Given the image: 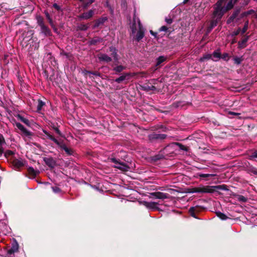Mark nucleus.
<instances>
[{
    "label": "nucleus",
    "instance_id": "61",
    "mask_svg": "<svg viewBox=\"0 0 257 257\" xmlns=\"http://www.w3.org/2000/svg\"><path fill=\"white\" fill-rule=\"evenodd\" d=\"M255 18L257 19V13L255 14Z\"/></svg>",
    "mask_w": 257,
    "mask_h": 257
},
{
    "label": "nucleus",
    "instance_id": "18",
    "mask_svg": "<svg viewBox=\"0 0 257 257\" xmlns=\"http://www.w3.org/2000/svg\"><path fill=\"white\" fill-rule=\"evenodd\" d=\"M212 55L211 59L213 61H217L221 58V53L219 50L213 52Z\"/></svg>",
    "mask_w": 257,
    "mask_h": 257
},
{
    "label": "nucleus",
    "instance_id": "53",
    "mask_svg": "<svg viewBox=\"0 0 257 257\" xmlns=\"http://www.w3.org/2000/svg\"><path fill=\"white\" fill-rule=\"evenodd\" d=\"M238 14H239V11L237 10V11H235L232 14V15H234L235 17H236Z\"/></svg>",
    "mask_w": 257,
    "mask_h": 257
},
{
    "label": "nucleus",
    "instance_id": "27",
    "mask_svg": "<svg viewBox=\"0 0 257 257\" xmlns=\"http://www.w3.org/2000/svg\"><path fill=\"white\" fill-rule=\"evenodd\" d=\"M166 58L165 56H161L157 59L156 66H159L162 62L166 60Z\"/></svg>",
    "mask_w": 257,
    "mask_h": 257
},
{
    "label": "nucleus",
    "instance_id": "41",
    "mask_svg": "<svg viewBox=\"0 0 257 257\" xmlns=\"http://www.w3.org/2000/svg\"><path fill=\"white\" fill-rule=\"evenodd\" d=\"M176 144H177V145H178L179 146V149L180 150H182L183 151H187V149L185 146H184L181 144H179V143H176Z\"/></svg>",
    "mask_w": 257,
    "mask_h": 257
},
{
    "label": "nucleus",
    "instance_id": "32",
    "mask_svg": "<svg viewBox=\"0 0 257 257\" xmlns=\"http://www.w3.org/2000/svg\"><path fill=\"white\" fill-rule=\"evenodd\" d=\"M254 13H255V12L254 10H250L249 11H247L242 13L241 14V17H244L247 16L249 15H251V14H254Z\"/></svg>",
    "mask_w": 257,
    "mask_h": 257
},
{
    "label": "nucleus",
    "instance_id": "9",
    "mask_svg": "<svg viewBox=\"0 0 257 257\" xmlns=\"http://www.w3.org/2000/svg\"><path fill=\"white\" fill-rule=\"evenodd\" d=\"M55 144H57L58 146H59L61 149L65 151V152L67 155H71L73 154V150L71 149L67 148L66 146L63 143V141L58 140V143Z\"/></svg>",
    "mask_w": 257,
    "mask_h": 257
},
{
    "label": "nucleus",
    "instance_id": "40",
    "mask_svg": "<svg viewBox=\"0 0 257 257\" xmlns=\"http://www.w3.org/2000/svg\"><path fill=\"white\" fill-rule=\"evenodd\" d=\"M52 189L55 193H58L61 192V189L57 186L52 187Z\"/></svg>",
    "mask_w": 257,
    "mask_h": 257
},
{
    "label": "nucleus",
    "instance_id": "42",
    "mask_svg": "<svg viewBox=\"0 0 257 257\" xmlns=\"http://www.w3.org/2000/svg\"><path fill=\"white\" fill-rule=\"evenodd\" d=\"M157 82H161V81H159L158 79H153L150 80V84H156Z\"/></svg>",
    "mask_w": 257,
    "mask_h": 257
},
{
    "label": "nucleus",
    "instance_id": "60",
    "mask_svg": "<svg viewBox=\"0 0 257 257\" xmlns=\"http://www.w3.org/2000/svg\"><path fill=\"white\" fill-rule=\"evenodd\" d=\"M188 0H184L183 3L184 4L188 2Z\"/></svg>",
    "mask_w": 257,
    "mask_h": 257
},
{
    "label": "nucleus",
    "instance_id": "15",
    "mask_svg": "<svg viewBox=\"0 0 257 257\" xmlns=\"http://www.w3.org/2000/svg\"><path fill=\"white\" fill-rule=\"evenodd\" d=\"M44 161L49 167L53 168L55 165V161L52 158H44Z\"/></svg>",
    "mask_w": 257,
    "mask_h": 257
},
{
    "label": "nucleus",
    "instance_id": "55",
    "mask_svg": "<svg viewBox=\"0 0 257 257\" xmlns=\"http://www.w3.org/2000/svg\"><path fill=\"white\" fill-rule=\"evenodd\" d=\"M4 142L3 137L0 135V144H2Z\"/></svg>",
    "mask_w": 257,
    "mask_h": 257
},
{
    "label": "nucleus",
    "instance_id": "29",
    "mask_svg": "<svg viewBox=\"0 0 257 257\" xmlns=\"http://www.w3.org/2000/svg\"><path fill=\"white\" fill-rule=\"evenodd\" d=\"M89 27V24H81L78 26V28L79 30H82V31H86L88 29V28Z\"/></svg>",
    "mask_w": 257,
    "mask_h": 257
},
{
    "label": "nucleus",
    "instance_id": "48",
    "mask_svg": "<svg viewBox=\"0 0 257 257\" xmlns=\"http://www.w3.org/2000/svg\"><path fill=\"white\" fill-rule=\"evenodd\" d=\"M53 7L57 10H60L61 8L59 6H58L57 4H54Z\"/></svg>",
    "mask_w": 257,
    "mask_h": 257
},
{
    "label": "nucleus",
    "instance_id": "54",
    "mask_svg": "<svg viewBox=\"0 0 257 257\" xmlns=\"http://www.w3.org/2000/svg\"><path fill=\"white\" fill-rule=\"evenodd\" d=\"M238 14H239V11L237 10V11H235L232 14V15H234L235 17H236Z\"/></svg>",
    "mask_w": 257,
    "mask_h": 257
},
{
    "label": "nucleus",
    "instance_id": "10",
    "mask_svg": "<svg viewBox=\"0 0 257 257\" xmlns=\"http://www.w3.org/2000/svg\"><path fill=\"white\" fill-rule=\"evenodd\" d=\"M94 12L92 10H89L87 12L83 13L81 15L78 16V18L80 20H88L91 18L94 15Z\"/></svg>",
    "mask_w": 257,
    "mask_h": 257
},
{
    "label": "nucleus",
    "instance_id": "19",
    "mask_svg": "<svg viewBox=\"0 0 257 257\" xmlns=\"http://www.w3.org/2000/svg\"><path fill=\"white\" fill-rule=\"evenodd\" d=\"M107 19L106 17L101 18L97 20L95 22V23L94 25V28H96L99 27L100 25L103 24L106 21Z\"/></svg>",
    "mask_w": 257,
    "mask_h": 257
},
{
    "label": "nucleus",
    "instance_id": "3",
    "mask_svg": "<svg viewBox=\"0 0 257 257\" xmlns=\"http://www.w3.org/2000/svg\"><path fill=\"white\" fill-rule=\"evenodd\" d=\"M220 189H221L220 186H206L196 189L194 192L196 193H211Z\"/></svg>",
    "mask_w": 257,
    "mask_h": 257
},
{
    "label": "nucleus",
    "instance_id": "34",
    "mask_svg": "<svg viewBox=\"0 0 257 257\" xmlns=\"http://www.w3.org/2000/svg\"><path fill=\"white\" fill-rule=\"evenodd\" d=\"M220 20L217 19L215 17L214 15H213V20L211 22V28L214 27L216 26L217 23L218 21H219Z\"/></svg>",
    "mask_w": 257,
    "mask_h": 257
},
{
    "label": "nucleus",
    "instance_id": "11",
    "mask_svg": "<svg viewBox=\"0 0 257 257\" xmlns=\"http://www.w3.org/2000/svg\"><path fill=\"white\" fill-rule=\"evenodd\" d=\"M131 76V74L130 73H123L121 76H120L118 78L115 79L114 81L117 83H119L124 80H128L130 78V77Z\"/></svg>",
    "mask_w": 257,
    "mask_h": 257
},
{
    "label": "nucleus",
    "instance_id": "38",
    "mask_svg": "<svg viewBox=\"0 0 257 257\" xmlns=\"http://www.w3.org/2000/svg\"><path fill=\"white\" fill-rule=\"evenodd\" d=\"M222 59L225 61H227L229 60V55L228 53H223L222 56H221Z\"/></svg>",
    "mask_w": 257,
    "mask_h": 257
},
{
    "label": "nucleus",
    "instance_id": "12",
    "mask_svg": "<svg viewBox=\"0 0 257 257\" xmlns=\"http://www.w3.org/2000/svg\"><path fill=\"white\" fill-rule=\"evenodd\" d=\"M143 204L144 206L149 209H155L157 208L158 204L155 202L144 201L143 202Z\"/></svg>",
    "mask_w": 257,
    "mask_h": 257
},
{
    "label": "nucleus",
    "instance_id": "45",
    "mask_svg": "<svg viewBox=\"0 0 257 257\" xmlns=\"http://www.w3.org/2000/svg\"><path fill=\"white\" fill-rule=\"evenodd\" d=\"M167 30H168V28L165 26H162L159 29V31L161 32H162V31L166 32Z\"/></svg>",
    "mask_w": 257,
    "mask_h": 257
},
{
    "label": "nucleus",
    "instance_id": "37",
    "mask_svg": "<svg viewBox=\"0 0 257 257\" xmlns=\"http://www.w3.org/2000/svg\"><path fill=\"white\" fill-rule=\"evenodd\" d=\"M238 200L240 202H245L247 201V198L242 195H239L238 197Z\"/></svg>",
    "mask_w": 257,
    "mask_h": 257
},
{
    "label": "nucleus",
    "instance_id": "36",
    "mask_svg": "<svg viewBox=\"0 0 257 257\" xmlns=\"http://www.w3.org/2000/svg\"><path fill=\"white\" fill-rule=\"evenodd\" d=\"M145 89L147 90H156V88L153 85H151V86L147 85L145 86Z\"/></svg>",
    "mask_w": 257,
    "mask_h": 257
},
{
    "label": "nucleus",
    "instance_id": "14",
    "mask_svg": "<svg viewBox=\"0 0 257 257\" xmlns=\"http://www.w3.org/2000/svg\"><path fill=\"white\" fill-rule=\"evenodd\" d=\"M13 165L16 169H18L24 166V163L22 160L14 159L13 161Z\"/></svg>",
    "mask_w": 257,
    "mask_h": 257
},
{
    "label": "nucleus",
    "instance_id": "59",
    "mask_svg": "<svg viewBox=\"0 0 257 257\" xmlns=\"http://www.w3.org/2000/svg\"><path fill=\"white\" fill-rule=\"evenodd\" d=\"M230 18L232 20V21H233L236 17L234 15H232Z\"/></svg>",
    "mask_w": 257,
    "mask_h": 257
},
{
    "label": "nucleus",
    "instance_id": "1",
    "mask_svg": "<svg viewBox=\"0 0 257 257\" xmlns=\"http://www.w3.org/2000/svg\"><path fill=\"white\" fill-rule=\"evenodd\" d=\"M226 0H218L214 6V15L218 20H220L225 13L232 9L236 2L233 0H229L227 4L224 7L223 5Z\"/></svg>",
    "mask_w": 257,
    "mask_h": 257
},
{
    "label": "nucleus",
    "instance_id": "2",
    "mask_svg": "<svg viewBox=\"0 0 257 257\" xmlns=\"http://www.w3.org/2000/svg\"><path fill=\"white\" fill-rule=\"evenodd\" d=\"M130 27L132 30V35L134 36L137 42H139L144 37L145 29L141 24L140 19L135 15Z\"/></svg>",
    "mask_w": 257,
    "mask_h": 257
},
{
    "label": "nucleus",
    "instance_id": "63",
    "mask_svg": "<svg viewBox=\"0 0 257 257\" xmlns=\"http://www.w3.org/2000/svg\"><path fill=\"white\" fill-rule=\"evenodd\" d=\"M234 2H237V0H233Z\"/></svg>",
    "mask_w": 257,
    "mask_h": 257
},
{
    "label": "nucleus",
    "instance_id": "46",
    "mask_svg": "<svg viewBox=\"0 0 257 257\" xmlns=\"http://www.w3.org/2000/svg\"><path fill=\"white\" fill-rule=\"evenodd\" d=\"M54 130L55 131L56 133L59 136H62V134L59 130L57 127H53Z\"/></svg>",
    "mask_w": 257,
    "mask_h": 257
},
{
    "label": "nucleus",
    "instance_id": "57",
    "mask_svg": "<svg viewBox=\"0 0 257 257\" xmlns=\"http://www.w3.org/2000/svg\"><path fill=\"white\" fill-rule=\"evenodd\" d=\"M229 113L230 114H233V115H237L238 114V113L234 112H229Z\"/></svg>",
    "mask_w": 257,
    "mask_h": 257
},
{
    "label": "nucleus",
    "instance_id": "23",
    "mask_svg": "<svg viewBox=\"0 0 257 257\" xmlns=\"http://www.w3.org/2000/svg\"><path fill=\"white\" fill-rule=\"evenodd\" d=\"M43 133L46 134L47 137L52 141H53L55 143H58V140L55 139L53 136L50 135L47 131L45 130H43Z\"/></svg>",
    "mask_w": 257,
    "mask_h": 257
},
{
    "label": "nucleus",
    "instance_id": "21",
    "mask_svg": "<svg viewBox=\"0 0 257 257\" xmlns=\"http://www.w3.org/2000/svg\"><path fill=\"white\" fill-rule=\"evenodd\" d=\"M215 175L214 174H203L201 173H197L196 174V177H199L201 178H206L209 177H214Z\"/></svg>",
    "mask_w": 257,
    "mask_h": 257
},
{
    "label": "nucleus",
    "instance_id": "51",
    "mask_svg": "<svg viewBox=\"0 0 257 257\" xmlns=\"http://www.w3.org/2000/svg\"><path fill=\"white\" fill-rule=\"evenodd\" d=\"M46 17V18L50 20V21H51V19L50 18V15L48 12L45 13Z\"/></svg>",
    "mask_w": 257,
    "mask_h": 257
},
{
    "label": "nucleus",
    "instance_id": "58",
    "mask_svg": "<svg viewBox=\"0 0 257 257\" xmlns=\"http://www.w3.org/2000/svg\"><path fill=\"white\" fill-rule=\"evenodd\" d=\"M252 172L255 174V175H257V169H255V170H253Z\"/></svg>",
    "mask_w": 257,
    "mask_h": 257
},
{
    "label": "nucleus",
    "instance_id": "33",
    "mask_svg": "<svg viewBox=\"0 0 257 257\" xmlns=\"http://www.w3.org/2000/svg\"><path fill=\"white\" fill-rule=\"evenodd\" d=\"M233 60L234 62V63L237 65H239L241 62L243 61V58L242 57H235L233 58Z\"/></svg>",
    "mask_w": 257,
    "mask_h": 257
},
{
    "label": "nucleus",
    "instance_id": "13",
    "mask_svg": "<svg viewBox=\"0 0 257 257\" xmlns=\"http://www.w3.org/2000/svg\"><path fill=\"white\" fill-rule=\"evenodd\" d=\"M98 59L101 61L108 63L112 60V58L105 54H100L98 56Z\"/></svg>",
    "mask_w": 257,
    "mask_h": 257
},
{
    "label": "nucleus",
    "instance_id": "8",
    "mask_svg": "<svg viewBox=\"0 0 257 257\" xmlns=\"http://www.w3.org/2000/svg\"><path fill=\"white\" fill-rule=\"evenodd\" d=\"M151 195L156 199H164L169 198L170 195L168 194L161 192H156L151 193Z\"/></svg>",
    "mask_w": 257,
    "mask_h": 257
},
{
    "label": "nucleus",
    "instance_id": "30",
    "mask_svg": "<svg viewBox=\"0 0 257 257\" xmlns=\"http://www.w3.org/2000/svg\"><path fill=\"white\" fill-rule=\"evenodd\" d=\"M45 103L43 102L42 100H39L38 103L37 107V111H40L42 107L45 105Z\"/></svg>",
    "mask_w": 257,
    "mask_h": 257
},
{
    "label": "nucleus",
    "instance_id": "28",
    "mask_svg": "<svg viewBox=\"0 0 257 257\" xmlns=\"http://www.w3.org/2000/svg\"><path fill=\"white\" fill-rule=\"evenodd\" d=\"M125 69V67L122 65L116 66L114 67L113 70L115 71L116 73H119L122 72L123 70Z\"/></svg>",
    "mask_w": 257,
    "mask_h": 257
},
{
    "label": "nucleus",
    "instance_id": "62",
    "mask_svg": "<svg viewBox=\"0 0 257 257\" xmlns=\"http://www.w3.org/2000/svg\"><path fill=\"white\" fill-rule=\"evenodd\" d=\"M235 40L232 41V44H233L234 43H235Z\"/></svg>",
    "mask_w": 257,
    "mask_h": 257
},
{
    "label": "nucleus",
    "instance_id": "7",
    "mask_svg": "<svg viewBox=\"0 0 257 257\" xmlns=\"http://www.w3.org/2000/svg\"><path fill=\"white\" fill-rule=\"evenodd\" d=\"M167 135L165 134L153 133L149 136V140L153 141L156 140H163L166 139Z\"/></svg>",
    "mask_w": 257,
    "mask_h": 257
},
{
    "label": "nucleus",
    "instance_id": "49",
    "mask_svg": "<svg viewBox=\"0 0 257 257\" xmlns=\"http://www.w3.org/2000/svg\"><path fill=\"white\" fill-rule=\"evenodd\" d=\"M165 21L166 22V23L167 24H171L172 23V22H173L172 19H171L170 18H169V19L166 18Z\"/></svg>",
    "mask_w": 257,
    "mask_h": 257
},
{
    "label": "nucleus",
    "instance_id": "24",
    "mask_svg": "<svg viewBox=\"0 0 257 257\" xmlns=\"http://www.w3.org/2000/svg\"><path fill=\"white\" fill-rule=\"evenodd\" d=\"M28 171L29 173L33 176H36L39 172L37 170H35L33 167H29L28 168Z\"/></svg>",
    "mask_w": 257,
    "mask_h": 257
},
{
    "label": "nucleus",
    "instance_id": "20",
    "mask_svg": "<svg viewBox=\"0 0 257 257\" xmlns=\"http://www.w3.org/2000/svg\"><path fill=\"white\" fill-rule=\"evenodd\" d=\"M18 248H19V245H18V244L17 242H16L15 244H14L13 245V246H12L11 248L8 251V253L9 254H11L14 253L15 252L18 251Z\"/></svg>",
    "mask_w": 257,
    "mask_h": 257
},
{
    "label": "nucleus",
    "instance_id": "16",
    "mask_svg": "<svg viewBox=\"0 0 257 257\" xmlns=\"http://www.w3.org/2000/svg\"><path fill=\"white\" fill-rule=\"evenodd\" d=\"M109 51L111 52V56L113 57V59L115 61H118V57L117 54V50L113 47H110L109 48Z\"/></svg>",
    "mask_w": 257,
    "mask_h": 257
},
{
    "label": "nucleus",
    "instance_id": "50",
    "mask_svg": "<svg viewBox=\"0 0 257 257\" xmlns=\"http://www.w3.org/2000/svg\"><path fill=\"white\" fill-rule=\"evenodd\" d=\"M97 42H98V41H97V40L93 39V40H92L90 41V44H96Z\"/></svg>",
    "mask_w": 257,
    "mask_h": 257
},
{
    "label": "nucleus",
    "instance_id": "26",
    "mask_svg": "<svg viewBox=\"0 0 257 257\" xmlns=\"http://www.w3.org/2000/svg\"><path fill=\"white\" fill-rule=\"evenodd\" d=\"M18 118L21 121H22L23 122H24V123H25L28 126H30V121L29 120L23 117L22 116H21V115H18Z\"/></svg>",
    "mask_w": 257,
    "mask_h": 257
},
{
    "label": "nucleus",
    "instance_id": "47",
    "mask_svg": "<svg viewBox=\"0 0 257 257\" xmlns=\"http://www.w3.org/2000/svg\"><path fill=\"white\" fill-rule=\"evenodd\" d=\"M94 2V0H89V2L84 6V8H87V7L88 6H89V5L91 4L92 3H93V2Z\"/></svg>",
    "mask_w": 257,
    "mask_h": 257
},
{
    "label": "nucleus",
    "instance_id": "6",
    "mask_svg": "<svg viewBox=\"0 0 257 257\" xmlns=\"http://www.w3.org/2000/svg\"><path fill=\"white\" fill-rule=\"evenodd\" d=\"M15 125L20 131H21L24 136L28 137V138L31 137L32 135V133L27 130L21 123L16 122L15 123Z\"/></svg>",
    "mask_w": 257,
    "mask_h": 257
},
{
    "label": "nucleus",
    "instance_id": "22",
    "mask_svg": "<svg viewBox=\"0 0 257 257\" xmlns=\"http://www.w3.org/2000/svg\"><path fill=\"white\" fill-rule=\"evenodd\" d=\"M198 211V207L195 206V207H191V208H190L189 210V212L190 213V214L193 217L195 218H197V217L195 215V212H197Z\"/></svg>",
    "mask_w": 257,
    "mask_h": 257
},
{
    "label": "nucleus",
    "instance_id": "5",
    "mask_svg": "<svg viewBox=\"0 0 257 257\" xmlns=\"http://www.w3.org/2000/svg\"><path fill=\"white\" fill-rule=\"evenodd\" d=\"M37 23L41 28V32L45 36H50L51 34L50 30L45 25L43 19L39 17L37 19Z\"/></svg>",
    "mask_w": 257,
    "mask_h": 257
},
{
    "label": "nucleus",
    "instance_id": "43",
    "mask_svg": "<svg viewBox=\"0 0 257 257\" xmlns=\"http://www.w3.org/2000/svg\"><path fill=\"white\" fill-rule=\"evenodd\" d=\"M86 73H88V74H93L94 75L98 76H100V73L97 72H91V71H86Z\"/></svg>",
    "mask_w": 257,
    "mask_h": 257
},
{
    "label": "nucleus",
    "instance_id": "4",
    "mask_svg": "<svg viewBox=\"0 0 257 257\" xmlns=\"http://www.w3.org/2000/svg\"><path fill=\"white\" fill-rule=\"evenodd\" d=\"M110 161L114 164V167L122 171H128L130 167L125 163L121 162L115 158H111Z\"/></svg>",
    "mask_w": 257,
    "mask_h": 257
},
{
    "label": "nucleus",
    "instance_id": "17",
    "mask_svg": "<svg viewBox=\"0 0 257 257\" xmlns=\"http://www.w3.org/2000/svg\"><path fill=\"white\" fill-rule=\"evenodd\" d=\"M249 36H246L243 39H242L241 41H239L238 43V48L239 49H243L246 46V43L248 40Z\"/></svg>",
    "mask_w": 257,
    "mask_h": 257
},
{
    "label": "nucleus",
    "instance_id": "44",
    "mask_svg": "<svg viewBox=\"0 0 257 257\" xmlns=\"http://www.w3.org/2000/svg\"><path fill=\"white\" fill-rule=\"evenodd\" d=\"M240 32H241V29L238 28L236 31H235L232 33V36H237L239 34Z\"/></svg>",
    "mask_w": 257,
    "mask_h": 257
},
{
    "label": "nucleus",
    "instance_id": "35",
    "mask_svg": "<svg viewBox=\"0 0 257 257\" xmlns=\"http://www.w3.org/2000/svg\"><path fill=\"white\" fill-rule=\"evenodd\" d=\"M249 22L248 20L245 21L244 23V25L242 29L241 30V34H243L246 32L247 30L248 29V26Z\"/></svg>",
    "mask_w": 257,
    "mask_h": 257
},
{
    "label": "nucleus",
    "instance_id": "31",
    "mask_svg": "<svg viewBox=\"0 0 257 257\" xmlns=\"http://www.w3.org/2000/svg\"><path fill=\"white\" fill-rule=\"evenodd\" d=\"M212 58V55L210 54H207L204 55L200 59L201 62H203L205 60H209Z\"/></svg>",
    "mask_w": 257,
    "mask_h": 257
},
{
    "label": "nucleus",
    "instance_id": "25",
    "mask_svg": "<svg viewBox=\"0 0 257 257\" xmlns=\"http://www.w3.org/2000/svg\"><path fill=\"white\" fill-rule=\"evenodd\" d=\"M216 216L221 220H225L228 218V217L225 214L220 211L216 212Z\"/></svg>",
    "mask_w": 257,
    "mask_h": 257
},
{
    "label": "nucleus",
    "instance_id": "52",
    "mask_svg": "<svg viewBox=\"0 0 257 257\" xmlns=\"http://www.w3.org/2000/svg\"><path fill=\"white\" fill-rule=\"evenodd\" d=\"M150 33L151 35H152L153 36H155V37L157 36V33H155V32H154L153 31L151 30L150 31Z\"/></svg>",
    "mask_w": 257,
    "mask_h": 257
},
{
    "label": "nucleus",
    "instance_id": "56",
    "mask_svg": "<svg viewBox=\"0 0 257 257\" xmlns=\"http://www.w3.org/2000/svg\"><path fill=\"white\" fill-rule=\"evenodd\" d=\"M233 21H232V20L229 18L228 20H227V24H230V23H231L232 22H233Z\"/></svg>",
    "mask_w": 257,
    "mask_h": 257
},
{
    "label": "nucleus",
    "instance_id": "39",
    "mask_svg": "<svg viewBox=\"0 0 257 257\" xmlns=\"http://www.w3.org/2000/svg\"><path fill=\"white\" fill-rule=\"evenodd\" d=\"M249 159H253L257 158V151L253 152L251 155L249 156Z\"/></svg>",
    "mask_w": 257,
    "mask_h": 257
}]
</instances>
